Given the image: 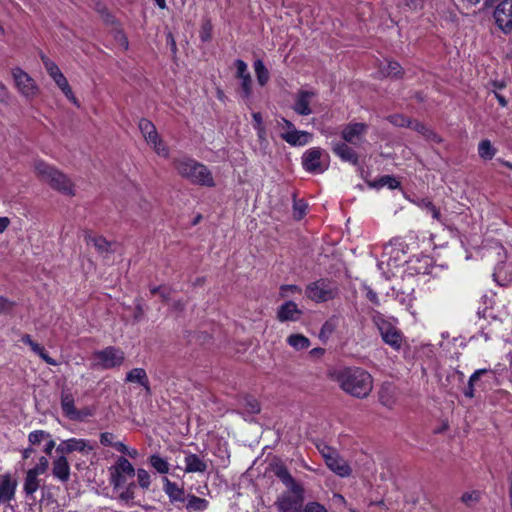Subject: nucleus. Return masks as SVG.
<instances>
[{
    "label": "nucleus",
    "mask_w": 512,
    "mask_h": 512,
    "mask_svg": "<svg viewBox=\"0 0 512 512\" xmlns=\"http://www.w3.org/2000/svg\"><path fill=\"white\" fill-rule=\"evenodd\" d=\"M109 484L114 492H117V499L128 507L138 504L136 499L137 485L133 481L135 468L124 456L116 459L115 463L108 468Z\"/></svg>",
    "instance_id": "1"
},
{
    "label": "nucleus",
    "mask_w": 512,
    "mask_h": 512,
    "mask_svg": "<svg viewBox=\"0 0 512 512\" xmlns=\"http://www.w3.org/2000/svg\"><path fill=\"white\" fill-rule=\"evenodd\" d=\"M273 472L286 487V490L278 496L275 502L277 510L279 512H299L304 502L303 486L293 478L283 464H276Z\"/></svg>",
    "instance_id": "2"
},
{
    "label": "nucleus",
    "mask_w": 512,
    "mask_h": 512,
    "mask_svg": "<svg viewBox=\"0 0 512 512\" xmlns=\"http://www.w3.org/2000/svg\"><path fill=\"white\" fill-rule=\"evenodd\" d=\"M334 379L346 393L358 397H367L373 388L372 376L358 367H346L334 373Z\"/></svg>",
    "instance_id": "3"
},
{
    "label": "nucleus",
    "mask_w": 512,
    "mask_h": 512,
    "mask_svg": "<svg viewBox=\"0 0 512 512\" xmlns=\"http://www.w3.org/2000/svg\"><path fill=\"white\" fill-rule=\"evenodd\" d=\"M173 166L179 176L193 185L203 187H214L216 185L210 169L193 158L181 157L174 159Z\"/></svg>",
    "instance_id": "4"
},
{
    "label": "nucleus",
    "mask_w": 512,
    "mask_h": 512,
    "mask_svg": "<svg viewBox=\"0 0 512 512\" xmlns=\"http://www.w3.org/2000/svg\"><path fill=\"white\" fill-rule=\"evenodd\" d=\"M35 171L42 181L48 183L53 189L67 196H74V184L67 175L44 161L35 162Z\"/></svg>",
    "instance_id": "5"
},
{
    "label": "nucleus",
    "mask_w": 512,
    "mask_h": 512,
    "mask_svg": "<svg viewBox=\"0 0 512 512\" xmlns=\"http://www.w3.org/2000/svg\"><path fill=\"white\" fill-rule=\"evenodd\" d=\"M92 367L95 369L109 370L120 368L125 361V353L115 346H108L93 353Z\"/></svg>",
    "instance_id": "6"
},
{
    "label": "nucleus",
    "mask_w": 512,
    "mask_h": 512,
    "mask_svg": "<svg viewBox=\"0 0 512 512\" xmlns=\"http://www.w3.org/2000/svg\"><path fill=\"white\" fill-rule=\"evenodd\" d=\"M375 324L382 341L394 351H400L405 344V337L396 324L382 316L375 318Z\"/></svg>",
    "instance_id": "7"
},
{
    "label": "nucleus",
    "mask_w": 512,
    "mask_h": 512,
    "mask_svg": "<svg viewBox=\"0 0 512 512\" xmlns=\"http://www.w3.org/2000/svg\"><path fill=\"white\" fill-rule=\"evenodd\" d=\"M48 467V459L45 456H41L36 466L26 472L23 483V492L27 498L35 500L34 494L41 486V479L39 476L44 474Z\"/></svg>",
    "instance_id": "8"
},
{
    "label": "nucleus",
    "mask_w": 512,
    "mask_h": 512,
    "mask_svg": "<svg viewBox=\"0 0 512 512\" xmlns=\"http://www.w3.org/2000/svg\"><path fill=\"white\" fill-rule=\"evenodd\" d=\"M305 294L307 298L317 303L326 302L336 296L337 287L328 279H319L307 285Z\"/></svg>",
    "instance_id": "9"
},
{
    "label": "nucleus",
    "mask_w": 512,
    "mask_h": 512,
    "mask_svg": "<svg viewBox=\"0 0 512 512\" xmlns=\"http://www.w3.org/2000/svg\"><path fill=\"white\" fill-rule=\"evenodd\" d=\"M328 154L319 147H313L302 156L303 168L310 173H323L328 168Z\"/></svg>",
    "instance_id": "10"
},
{
    "label": "nucleus",
    "mask_w": 512,
    "mask_h": 512,
    "mask_svg": "<svg viewBox=\"0 0 512 512\" xmlns=\"http://www.w3.org/2000/svg\"><path fill=\"white\" fill-rule=\"evenodd\" d=\"M15 87L22 97L27 100L34 99L39 93V87L35 80L21 68L12 70Z\"/></svg>",
    "instance_id": "11"
},
{
    "label": "nucleus",
    "mask_w": 512,
    "mask_h": 512,
    "mask_svg": "<svg viewBox=\"0 0 512 512\" xmlns=\"http://www.w3.org/2000/svg\"><path fill=\"white\" fill-rule=\"evenodd\" d=\"M493 18L496 26L504 33L512 32V0H502L494 9Z\"/></svg>",
    "instance_id": "12"
},
{
    "label": "nucleus",
    "mask_w": 512,
    "mask_h": 512,
    "mask_svg": "<svg viewBox=\"0 0 512 512\" xmlns=\"http://www.w3.org/2000/svg\"><path fill=\"white\" fill-rule=\"evenodd\" d=\"M93 450L94 446L91 442L82 438H70L64 440L56 447V451L64 456L73 452L88 454Z\"/></svg>",
    "instance_id": "13"
},
{
    "label": "nucleus",
    "mask_w": 512,
    "mask_h": 512,
    "mask_svg": "<svg viewBox=\"0 0 512 512\" xmlns=\"http://www.w3.org/2000/svg\"><path fill=\"white\" fill-rule=\"evenodd\" d=\"M315 92L308 90H300L295 95V101L292 106L294 112L301 116H307L312 113L310 104L315 97Z\"/></svg>",
    "instance_id": "14"
},
{
    "label": "nucleus",
    "mask_w": 512,
    "mask_h": 512,
    "mask_svg": "<svg viewBox=\"0 0 512 512\" xmlns=\"http://www.w3.org/2000/svg\"><path fill=\"white\" fill-rule=\"evenodd\" d=\"M235 67L236 78L241 81L242 96L244 98H249L252 94V78L248 71V66L243 60L237 59L235 61Z\"/></svg>",
    "instance_id": "15"
},
{
    "label": "nucleus",
    "mask_w": 512,
    "mask_h": 512,
    "mask_svg": "<svg viewBox=\"0 0 512 512\" xmlns=\"http://www.w3.org/2000/svg\"><path fill=\"white\" fill-rule=\"evenodd\" d=\"M302 310L293 301H286L277 309L276 317L280 322L298 321L302 316Z\"/></svg>",
    "instance_id": "16"
},
{
    "label": "nucleus",
    "mask_w": 512,
    "mask_h": 512,
    "mask_svg": "<svg viewBox=\"0 0 512 512\" xmlns=\"http://www.w3.org/2000/svg\"><path fill=\"white\" fill-rule=\"evenodd\" d=\"M17 481L10 474L0 477V504H7L15 498Z\"/></svg>",
    "instance_id": "17"
},
{
    "label": "nucleus",
    "mask_w": 512,
    "mask_h": 512,
    "mask_svg": "<svg viewBox=\"0 0 512 512\" xmlns=\"http://www.w3.org/2000/svg\"><path fill=\"white\" fill-rule=\"evenodd\" d=\"M325 464L332 472L340 477H348L351 475L352 469L350 465L337 451L333 455L328 456Z\"/></svg>",
    "instance_id": "18"
},
{
    "label": "nucleus",
    "mask_w": 512,
    "mask_h": 512,
    "mask_svg": "<svg viewBox=\"0 0 512 512\" xmlns=\"http://www.w3.org/2000/svg\"><path fill=\"white\" fill-rule=\"evenodd\" d=\"M367 131V125L364 123L348 124L342 131L343 139L351 144L358 145L361 143L364 134Z\"/></svg>",
    "instance_id": "19"
},
{
    "label": "nucleus",
    "mask_w": 512,
    "mask_h": 512,
    "mask_svg": "<svg viewBox=\"0 0 512 512\" xmlns=\"http://www.w3.org/2000/svg\"><path fill=\"white\" fill-rule=\"evenodd\" d=\"M71 468L68 459L64 455L56 457L52 462V475L62 483L70 479Z\"/></svg>",
    "instance_id": "20"
},
{
    "label": "nucleus",
    "mask_w": 512,
    "mask_h": 512,
    "mask_svg": "<svg viewBox=\"0 0 512 512\" xmlns=\"http://www.w3.org/2000/svg\"><path fill=\"white\" fill-rule=\"evenodd\" d=\"M185 473H204L208 469V462L204 457L191 452H185Z\"/></svg>",
    "instance_id": "21"
},
{
    "label": "nucleus",
    "mask_w": 512,
    "mask_h": 512,
    "mask_svg": "<svg viewBox=\"0 0 512 512\" xmlns=\"http://www.w3.org/2000/svg\"><path fill=\"white\" fill-rule=\"evenodd\" d=\"M280 137L291 146H304L311 142L313 135L307 131L293 129L282 132Z\"/></svg>",
    "instance_id": "22"
},
{
    "label": "nucleus",
    "mask_w": 512,
    "mask_h": 512,
    "mask_svg": "<svg viewBox=\"0 0 512 512\" xmlns=\"http://www.w3.org/2000/svg\"><path fill=\"white\" fill-rule=\"evenodd\" d=\"M163 491L168 496L171 503L186 501V494L182 487L178 486L175 482L170 481L167 477L162 478Z\"/></svg>",
    "instance_id": "23"
},
{
    "label": "nucleus",
    "mask_w": 512,
    "mask_h": 512,
    "mask_svg": "<svg viewBox=\"0 0 512 512\" xmlns=\"http://www.w3.org/2000/svg\"><path fill=\"white\" fill-rule=\"evenodd\" d=\"M61 408L64 415L70 420L80 418L78 409L75 407L74 397L68 391H62L61 393Z\"/></svg>",
    "instance_id": "24"
},
{
    "label": "nucleus",
    "mask_w": 512,
    "mask_h": 512,
    "mask_svg": "<svg viewBox=\"0 0 512 512\" xmlns=\"http://www.w3.org/2000/svg\"><path fill=\"white\" fill-rule=\"evenodd\" d=\"M332 150L338 157H340L344 161L353 164H356L358 161V157L355 151L345 143H333Z\"/></svg>",
    "instance_id": "25"
},
{
    "label": "nucleus",
    "mask_w": 512,
    "mask_h": 512,
    "mask_svg": "<svg viewBox=\"0 0 512 512\" xmlns=\"http://www.w3.org/2000/svg\"><path fill=\"white\" fill-rule=\"evenodd\" d=\"M126 382L138 383L150 392L149 379L146 371L143 368H133L126 374Z\"/></svg>",
    "instance_id": "26"
},
{
    "label": "nucleus",
    "mask_w": 512,
    "mask_h": 512,
    "mask_svg": "<svg viewBox=\"0 0 512 512\" xmlns=\"http://www.w3.org/2000/svg\"><path fill=\"white\" fill-rule=\"evenodd\" d=\"M138 127L147 144L155 142V139L159 136L155 125L148 119H140Z\"/></svg>",
    "instance_id": "27"
},
{
    "label": "nucleus",
    "mask_w": 512,
    "mask_h": 512,
    "mask_svg": "<svg viewBox=\"0 0 512 512\" xmlns=\"http://www.w3.org/2000/svg\"><path fill=\"white\" fill-rule=\"evenodd\" d=\"M413 203L420 209L429 213L434 220L441 221V214L439 209L428 198H417Z\"/></svg>",
    "instance_id": "28"
},
{
    "label": "nucleus",
    "mask_w": 512,
    "mask_h": 512,
    "mask_svg": "<svg viewBox=\"0 0 512 512\" xmlns=\"http://www.w3.org/2000/svg\"><path fill=\"white\" fill-rule=\"evenodd\" d=\"M186 509L188 512H200L208 508L209 502L205 498H200L195 495H187Z\"/></svg>",
    "instance_id": "29"
},
{
    "label": "nucleus",
    "mask_w": 512,
    "mask_h": 512,
    "mask_svg": "<svg viewBox=\"0 0 512 512\" xmlns=\"http://www.w3.org/2000/svg\"><path fill=\"white\" fill-rule=\"evenodd\" d=\"M148 462L150 466L159 474H167L170 471V464L159 454H152Z\"/></svg>",
    "instance_id": "30"
},
{
    "label": "nucleus",
    "mask_w": 512,
    "mask_h": 512,
    "mask_svg": "<svg viewBox=\"0 0 512 512\" xmlns=\"http://www.w3.org/2000/svg\"><path fill=\"white\" fill-rule=\"evenodd\" d=\"M409 128L422 134L426 139L432 140L434 142L441 141V138L436 133H434L430 128L426 127L424 124L418 121L411 120V125L409 126Z\"/></svg>",
    "instance_id": "31"
},
{
    "label": "nucleus",
    "mask_w": 512,
    "mask_h": 512,
    "mask_svg": "<svg viewBox=\"0 0 512 512\" xmlns=\"http://www.w3.org/2000/svg\"><path fill=\"white\" fill-rule=\"evenodd\" d=\"M287 343L295 350H304L310 346V340L303 334H291L287 338Z\"/></svg>",
    "instance_id": "32"
},
{
    "label": "nucleus",
    "mask_w": 512,
    "mask_h": 512,
    "mask_svg": "<svg viewBox=\"0 0 512 512\" xmlns=\"http://www.w3.org/2000/svg\"><path fill=\"white\" fill-rule=\"evenodd\" d=\"M253 66L259 85L265 86L270 78L268 69L265 67L263 61L260 59L256 60Z\"/></svg>",
    "instance_id": "33"
},
{
    "label": "nucleus",
    "mask_w": 512,
    "mask_h": 512,
    "mask_svg": "<svg viewBox=\"0 0 512 512\" xmlns=\"http://www.w3.org/2000/svg\"><path fill=\"white\" fill-rule=\"evenodd\" d=\"M87 244L92 243L95 249L99 253H106L110 251L111 244L101 236H87L86 237Z\"/></svg>",
    "instance_id": "34"
},
{
    "label": "nucleus",
    "mask_w": 512,
    "mask_h": 512,
    "mask_svg": "<svg viewBox=\"0 0 512 512\" xmlns=\"http://www.w3.org/2000/svg\"><path fill=\"white\" fill-rule=\"evenodd\" d=\"M135 476H137L136 485L144 491L149 490L152 483L149 472L144 468H138L135 470Z\"/></svg>",
    "instance_id": "35"
},
{
    "label": "nucleus",
    "mask_w": 512,
    "mask_h": 512,
    "mask_svg": "<svg viewBox=\"0 0 512 512\" xmlns=\"http://www.w3.org/2000/svg\"><path fill=\"white\" fill-rule=\"evenodd\" d=\"M478 153L482 159L491 160L496 154V149L489 140H482L478 145Z\"/></svg>",
    "instance_id": "36"
},
{
    "label": "nucleus",
    "mask_w": 512,
    "mask_h": 512,
    "mask_svg": "<svg viewBox=\"0 0 512 512\" xmlns=\"http://www.w3.org/2000/svg\"><path fill=\"white\" fill-rule=\"evenodd\" d=\"M381 73L386 77H400L402 75V67L398 62L389 61L386 66L381 69Z\"/></svg>",
    "instance_id": "37"
},
{
    "label": "nucleus",
    "mask_w": 512,
    "mask_h": 512,
    "mask_svg": "<svg viewBox=\"0 0 512 512\" xmlns=\"http://www.w3.org/2000/svg\"><path fill=\"white\" fill-rule=\"evenodd\" d=\"M31 350L37 354L43 361H45L47 364L52 366H57L58 362L51 358L48 353L46 352L45 348L41 346L40 344L33 342L31 346H29Z\"/></svg>",
    "instance_id": "38"
},
{
    "label": "nucleus",
    "mask_w": 512,
    "mask_h": 512,
    "mask_svg": "<svg viewBox=\"0 0 512 512\" xmlns=\"http://www.w3.org/2000/svg\"><path fill=\"white\" fill-rule=\"evenodd\" d=\"M56 85L58 86V88L62 91V93L65 95V97L69 101H71L74 105L79 107V102H78L77 98L75 97L66 77L64 79H62L61 81L57 82Z\"/></svg>",
    "instance_id": "39"
},
{
    "label": "nucleus",
    "mask_w": 512,
    "mask_h": 512,
    "mask_svg": "<svg viewBox=\"0 0 512 512\" xmlns=\"http://www.w3.org/2000/svg\"><path fill=\"white\" fill-rule=\"evenodd\" d=\"M481 499V492L478 490H472L464 492L461 496V502L467 507L476 505Z\"/></svg>",
    "instance_id": "40"
},
{
    "label": "nucleus",
    "mask_w": 512,
    "mask_h": 512,
    "mask_svg": "<svg viewBox=\"0 0 512 512\" xmlns=\"http://www.w3.org/2000/svg\"><path fill=\"white\" fill-rule=\"evenodd\" d=\"M40 58L42 60V63L44 65L48 75L51 78L57 76L58 73L61 72L58 65L54 61L50 60L45 54L41 53Z\"/></svg>",
    "instance_id": "41"
},
{
    "label": "nucleus",
    "mask_w": 512,
    "mask_h": 512,
    "mask_svg": "<svg viewBox=\"0 0 512 512\" xmlns=\"http://www.w3.org/2000/svg\"><path fill=\"white\" fill-rule=\"evenodd\" d=\"M48 438H50V433L44 430H34L28 435V440L31 445H38Z\"/></svg>",
    "instance_id": "42"
},
{
    "label": "nucleus",
    "mask_w": 512,
    "mask_h": 512,
    "mask_svg": "<svg viewBox=\"0 0 512 512\" xmlns=\"http://www.w3.org/2000/svg\"><path fill=\"white\" fill-rule=\"evenodd\" d=\"M148 145L154 149L157 155L164 158L169 157V149L159 136L155 139V142H150Z\"/></svg>",
    "instance_id": "43"
},
{
    "label": "nucleus",
    "mask_w": 512,
    "mask_h": 512,
    "mask_svg": "<svg viewBox=\"0 0 512 512\" xmlns=\"http://www.w3.org/2000/svg\"><path fill=\"white\" fill-rule=\"evenodd\" d=\"M388 120L397 127H409L411 125V120L400 114L391 115Z\"/></svg>",
    "instance_id": "44"
},
{
    "label": "nucleus",
    "mask_w": 512,
    "mask_h": 512,
    "mask_svg": "<svg viewBox=\"0 0 512 512\" xmlns=\"http://www.w3.org/2000/svg\"><path fill=\"white\" fill-rule=\"evenodd\" d=\"M307 205L302 201H294L293 204V215L295 219H301L306 214Z\"/></svg>",
    "instance_id": "45"
},
{
    "label": "nucleus",
    "mask_w": 512,
    "mask_h": 512,
    "mask_svg": "<svg viewBox=\"0 0 512 512\" xmlns=\"http://www.w3.org/2000/svg\"><path fill=\"white\" fill-rule=\"evenodd\" d=\"M289 293L301 294L302 293V289H301V287H299L297 285H293V284H286V285H282L280 287V297L281 298L288 297Z\"/></svg>",
    "instance_id": "46"
},
{
    "label": "nucleus",
    "mask_w": 512,
    "mask_h": 512,
    "mask_svg": "<svg viewBox=\"0 0 512 512\" xmlns=\"http://www.w3.org/2000/svg\"><path fill=\"white\" fill-rule=\"evenodd\" d=\"M379 185L380 186H388L390 189H395V188L399 187L400 182L396 178L387 175V176L381 177V179L379 180Z\"/></svg>",
    "instance_id": "47"
},
{
    "label": "nucleus",
    "mask_w": 512,
    "mask_h": 512,
    "mask_svg": "<svg viewBox=\"0 0 512 512\" xmlns=\"http://www.w3.org/2000/svg\"><path fill=\"white\" fill-rule=\"evenodd\" d=\"M257 133L258 141L260 143V146L263 149H266L268 147V140H267V130L266 127H260L258 129H254Z\"/></svg>",
    "instance_id": "48"
},
{
    "label": "nucleus",
    "mask_w": 512,
    "mask_h": 512,
    "mask_svg": "<svg viewBox=\"0 0 512 512\" xmlns=\"http://www.w3.org/2000/svg\"><path fill=\"white\" fill-rule=\"evenodd\" d=\"M115 435L110 432H103L100 434V443L106 447H112L115 442Z\"/></svg>",
    "instance_id": "49"
},
{
    "label": "nucleus",
    "mask_w": 512,
    "mask_h": 512,
    "mask_svg": "<svg viewBox=\"0 0 512 512\" xmlns=\"http://www.w3.org/2000/svg\"><path fill=\"white\" fill-rule=\"evenodd\" d=\"M303 512H328L327 509L318 502H308L303 509Z\"/></svg>",
    "instance_id": "50"
},
{
    "label": "nucleus",
    "mask_w": 512,
    "mask_h": 512,
    "mask_svg": "<svg viewBox=\"0 0 512 512\" xmlns=\"http://www.w3.org/2000/svg\"><path fill=\"white\" fill-rule=\"evenodd\" d=\"M317 449L319 450L320 454L324 458V461H326L328 459V456H331L336 452V450L334 448H332L324 443L318 444Z\"/></svg>",
    "instance_id": "51"
},
{
    "label": "nucleus",
    "mask_w": 512,
    "mask_h": 512,
    "mask_svg": "<svg viewBox=\"0 0 512 512\" xmlns=\"http://www.w3.org/2000/svg\"><path fill=\"white\" fill-rule=\"evenodd\" d=\"M152 294H158L163 300H168L170 296V290L163 286H155L150 289Z\"/></svg>",
    "instance_id": "52"
},
{
    "label": "nucleus",
    "mask_w": 512,
    "mask_h": 512,
    "mask_svg": "<svg viewBox=\"0 0 512 512\" xmlns=\"http://www.w3.org/2000/svg\"><path fill=\"white\" fill-rule=\"evenodd\" d=\"M10 101V92L8 88L0 81V103L8 104Z\"/></svg>",
    "instance_id": "53"
},
{
    "label": "nucleus",
    "mask_w": 512,
    "mask_h": 512,
    "mask_svg": "<svg viewBox=\"0 0 512 512\" xmlns=\"http://www.w3.org/2000/svg\"><path fill=\"white\" fill-rule=\"evenodd\" d=\"M252 119H253V128L254 129H258L260 127H265L261 113L254 112L252 114Z\"/></svg>",
    "instance_id": "54"
},
{
    "label": "nucleus",
    "mask_w": 512,
    "mask_h": 512,
    "mask_svg": "<svg viewBox=\"0 0 512 512\" xmlns=\"http://www.w3.org/2000/svg\"><path fill=\"white\" fill-rule=\"evenodd\" d=\"M487 372H488V370H487V369H478V370H476V371H475V372L470 376L469 381H468V382H469V384H475V383L480 379V377H481L483 374L487 373Z\"/></svg>",
    "instance_id": "55"
},
{
    "label": "nucleus",
    "mask_w": 512,
    "mask_h": 512,
    "mask_svg": "<svg viewBox=\"0 0 512 512\" xmlns=\"http://www.w3.org/2000/svg\"><path fill=\"white\" fill-rule=\"evenodd\" d=\"M13 305L14 303L0 296V312L10 310L13 307Z\"/></svg>",
    "instance_id": "56"
},
{
    "label": "nucleus",
    "mask_w": 512,
    "mask_h": 512,
    "mask_svg": "<svg viewBox=\"0 0 512 512\" xmlns=\"http://www.w3.org/2000/svg\"><path fill=\"white\" fill-rule=\"evenodd\" d=\"M78 415L80 418L73 419V421H83L87 417H91L93 415V411L90 408H84L82 410H78Z\"/></svg>",
    "instance_id": "57"
},
{
    "label": "nucleus",
    "mask_w": 512,
    "mask_h": 512,
    "mask_svg": "<svg viewBox=\"0 0 512 512\" xmlns=\"http://www.w3.org/2000/svg\"><path fill=\"white\" fill-rule=\"evenodd\" d=\"M46 440H47V442H46V445H45V448H44V452L47 455H51L52 450L55 447L56 443H55V441L51 437L46 439Z\"/></svg>",
    "instance_id": "58"
},
{
    "label": "nucleus",
    "mask_w": 512,
    "mask_h": 512,
    "mask_svg": "<svg viewBox=\"0 0 512 512\" xmlns=\"http://www.w3.org/2000/svg\"><path fill=\"white\" fill-rule=\"evenodd\" d=\"M278 125L286 128V131H293V129H296L294 124L285 118H281V121L278 123Z\"/></svg>",
    "instance_id": "59"
},
{
    "label": "nucleus",
    "mask_w": 512,
    "mask_h": 512,
    "mask_svg": "<svg viewBox=\"0 0 512 512\" xmlns=\"http://www.w3.org/2000/svg\"><path fill=\"white\" fill-rule=\"evenodd\" d=\"M112 447L122 454L128 452V447L120 441H115Z\"/></svg>",
    "instance_id": "60"
},
{
    "label": "nucleus",
    "mask_w": 512,
    "mask_h": 512,
    "mask_svg": "<svg viewBox=\"0 0 512 512\" xmlns=\"http://www.w3.org/2000/svg\"><path fill=\"white\" fill-rule=\"evenodd\" d=\"M366 296L372 303L379 304L377 293L374 292L372 289L367 290Z\"/></svg>",
    "instance_id": "61"
},
{
    "label": "nucleus",
    "mask_w": 512,
    "mask_h": 512,
    "mask_svg": "<svg viewBox=\"0 0 512 512\" xmlns=\"http://www.w3.org/2000/svg\"><path fill=\"white\" fill-rule=\"evenodd\" d=\"M465 8L475 7L481 0H458Z\"/></svg>",
    "instance_id": "62"
},
{
    "label": "nucleus",
    "mask_w": 512,
    "mask_h": 512,
    "mask_svg": "<svg viewBox=\"0 0 512 512\" xmlns=\"http://www.w3.org/2000/svg\"><path fill=\"white\" fill-rule=\"evenodd\" d=\"M508 480V496H509V504L512 510V473H509L507 476Z\"/></svg>",
    "instance_id": "63"
},
{
    "label": "nucleus",
    "mask_w": 512,
    "mask_h": 512,
    "mask_svg": "<svg viewBox=\"0 0 512 512\" xmlns=\"http://www.w3.org/2000/svg\"><path fill=\"white\" fill-rule=\"evenodd\" d=\"M10 225V219L8 217H0V234L3 233Z\"/></svg>",
    "instance_id": "64"
}]
</instances>
